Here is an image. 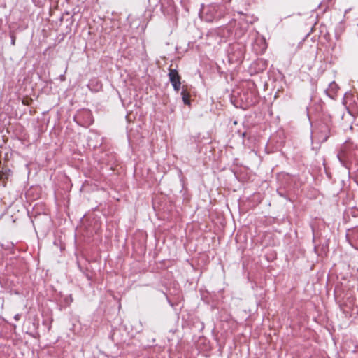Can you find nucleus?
<instances>
[{
  "instance_id": "f257e3e1",
  "label": "nucleus",
  "mask_w": 358,
  "mask_h": 358,
  "mask_svg": "<svg viewBox=\"0 0 358 358\" xmlns=\"http://www.w3.org/2000/svg\"><path fill=\"white\" fill-rule=\"evenodd\" d=\"M169 78L173 85L174 90L178 92L181 87V76L176 69H169Z\"/></svg>"
},
{
  "instance_id": "f03ea898",
  "label": "nucleus",
  "mask_w": 358,
  "mask_h": 358,
  "mask_svg": "<svg viewBox=\"0 0 358 358\" xmlns=\"http://www.w3.org/2000/svg\"><path fill=\"white\" fill-rule=\"evenodd\" d=\"M181 95H182V101H183L185 105L189 106L190 103H191V101H190V93L187 90V88L185 87V86L182 87V90L181 92Z\"/></svg>"
},
{
  "instance_id": "7ed1b4c3",
  "label": "nucleus",
  "mask_w": 358,
  "mask_h": 358,
  "mask_svg": "<svg viewBox=\"0 0 358 358\" xmlns=\"http://www.w3.org/2000/svg\"><path fill=\"white\" fill-rule=\"evenodd\" d=\"M349 106L355 110H358V104L355 102V101H353V103H350Z\"/></svg>"
},
{
  "instance_id": "20e7f679",
  "label": "nucleus",
  "mask_w": 358,
  "mask_h": 358,
  "mask_svg": "<svg viewBox=\"0 0 358 358\" xmlns=\"http://www.w3.org/2000/svg\"><path fill=\"white\" fill-rule=\"evenodd\" d=\"M259 41L262 45V48L261 49L260 52H262V51L266 49V43L264 39H260Z\"/></svg>"
},
{
  "instance_id": "39448f33",
  "label": "nucleus",
  "mask_w": 358,
  "mask_h": 358,
  "mask_svg": "<svg viewBox=\"0 0 358 358\" xmlns=\"http://www.w3.org/2000/svg\"><path fill=\"white\" fill-rule=\"evenodd\" d=\"M22 103H23L24 105H29V103L27 102V101L23 100Z\"/></svg>"
},
{
  "instance_id": "423d86ee",
  "label": "nucleus",
  "mask_w": 358,
  "mask_h": 358,
  "mask_svg": "<svg viewBox=\"0 0 358 358\" xmlns=\"http://www.w3.org/2000/svg\"><path fill=\"white\" fill-rule=\"evenodd\" d=\"M12 43L14 45L15 44V39H13L12 40Z\"/></svg>"
},
{
  "instance_id": "0eeeda50",
  "label": "nucleus",
  "mask_w": 358,
  "mask_h": 358,
  "mask_svg": "<svg viewBox=\"0 0 358 358\" xmlns=\"http://www.w3.org/2000/svg\"><path fill=\"white\" fill-rule=\"evenodd\" d=\"M350 99H353V96H352V95H351V96H350Z\"/></svg>"
},
{
  "instance_id": "6e6552de",
  "label": "nucleus",
  "mask_w": 358,
  "mask_h": 358,
  "mask_svg": "<svg viewBox=\"0 0 358 358\" xmlns=\"http://www.w3.org/2000/svg\"><path fill=\"white\" fill-rule=\"evenodd\" d=\"M1 178V176H0V179Z\"/></svg>"
},
{
  "instance_id": "1a4fd4ad",
  "label": "nucleus",
  "mask_w": 358,
  "mask_h": 358,
  "mask_svg": "<svg viewBox=\"0 0 358 358\" xmlns=\"http://www.w3.org/2000/svg\"><path fill=\"white\" fill-rule=\"evenodd\" d=\"M357 100H358V96H357Z\"/></svg>"
}]
</instances>
